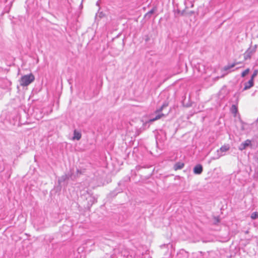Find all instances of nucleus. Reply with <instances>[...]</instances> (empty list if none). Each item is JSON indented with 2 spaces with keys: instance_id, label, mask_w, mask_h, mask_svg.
I'll return each instance as SVG.
<instances>
[{
  "instance_id": "nucleus-16",
  "label": "nucleus",
  "mask_w": 258,
  "mask_h": 258,
  "mask_svg": "<svg viewBox=\"0 0 258 258\" xmlns=\"http://www.w3.org/2000/svg\"><path fill=\"white\" fill-rule=\"evenodd\" d=\"M257 74H258V71L254 70L253 73V74L252 75V76L251 77V79L253 80L254 78L257 76Z\"/></svg>"
},
{
  "instance_id": "nucleus-21",
  "label": "nucleus",
  "mask_w": 258,
  "mask_h": 258,
  "mask_svg": "<svg viewBox=\"0 0 258 258\" xmlns=\"http://www.w3.org/2000/svg\"><path fill=\"white\" fill-rule=\"evenodd\" d=\"M257 120H258V117H257Z\"/></svg>"
},
{
  "instance_id": "nucleus-13",
  "label": "nucleus",
  "mask_w": 258,
  "mask_h": 258,
  "mask_svg": "<svg viewBox=\"0 0 258 258\" xmlns=\"http://www.w3.org/2000/svg\"><path fill=\"white\" fill-rule=\"evenodd\" d=\"M238 63H239V62H236V63H233L231 64H228L224 67V70L228 71V70L233 68L235 66V65H236L237 64H238Z\"/></svg>"
},
{
  "instance_id": "nucleus-8",
  "label": "nucleus",
  "mask_w": 258,
  "mask_h": 258,
  "mask_svg": "<svg viewBox=\"0 0 258 258\" xmlns=\"http://www.w3.org/2000/svg\"><path fill=\"white\" fill-rule=\"evenodd\" d=\"M203 167L201 164H198L194 168V172L196 174H200L203 172Z\"/></svg>"
},
{
  "instance_id": "nucleus-18",
  "label": "nucleus",
  "mask_w": 258,
  "mask_h": 258,
  "mask_svg": "<svg viewBox=\"0 0 258 258\" xmlns=\"http://www.w3.org/2000/svg\"><path fill=\"white\" fill-rule=\"evenodd\" d=\"M182 252H183V253H185V254H187V253H186V251H184V250H183V251H182Z\"/></svg>"
},
{
  "instance_id": "nucleus-17",
  "label": "nucleus",
  "mask_w": 258,
  "mask_h": 258,
  "mask_svg": "<svg viewBox=\"0 0 258 258\" xmlns=\"http://www.w3.org/2000/svg\"><path fill=\"white\" fill-rule=\"evenodd\" d=\"M77 173H81V172H80V170H79V169H77Z\"/></svg>"
},
{
  "instance_id": "nucleus-5",
  "label": "nucleus",
  "mask_w": 258,
  "mask_h": 258,
  "mask_svg": "<svg viewBox=\"0 0 258 258\" xmlns=\"http://www.w3.org/2000/svg\"><path fill=\"white\" fill-rule=\"evenodd\" d=\"M73 173L71 171L68 173H66L64 175H62L58 180V182L59 184L63 182H64L67 180L69 179L72 176Z\"/></svg>"
},
{
  "instance_id": "nucleus-20",
  "label": "nucleus",
  "mask_w": 258,
  "mask_h": 258,
  "mask_svg": "<svg viewBox=\"0 0 258 258\" xmlns=\"http://www.w3.org/2000/svg\"><path fill=\"white\" fill-rule=\"evenodd\" d=\"M96 5H98V2H97Z\"/></svg>"
},
{
  "instance_id": "nucleus-12",
  "label": "nucleus",
  "mask_w": 258,
  "mask_h": 258,
  "mask_svg": "<svg viewBox=\"0 0 258 258\" xmlns=\"http://www.w3.org/2000/svg\"><path fill=\"white\" fill-rule=\"evenodd\" d=\"M184 164L182 162H177L174 165V169L175 170L181 169L183 168Z\"/></svg>"
},
{
  "instance_id": "nucleus-2",
  "label": "nucleus",
  "mask_w": 258,
  "mask_h": 258,
  "mask_svg": "<svg viewBox=\"0 0 258 258\" xmlns=\"http://www.w3.org/2000/svg\"><path fill=\"white\" fill-rule=\"evenodd\" d=\"M34 80V76L32 73H30L28 75L22 76L20 81V84L21 86L23 87L27 86L32 83Z\"/></svg>"
},
{
  "instance_id": "nucleus-14",
  "label": "nucleus",
  "mask_w": 258,
  "mask_h": 258,
  "mask_svg": "<svg viewBox=\"0 0 258 258\" xmlns=\"http://www.w3.org/2000/svg\"><path fill=\"white\" fill-rule=\"evenodd\" d=\"M250 217L252 219H256L258 218V212H254L252 213Z\"/></svg>"
},
{
  "instance_id": "nucleus-11",
  "label": "nucleus",
  "mask_w": 258,
  "mask_h": 258,
  "mask_svg": "<svg viewBox=\"0 0 258 258\" xmlns=\"http://www.w3.org/2000/svg\"><path fill=\"white\" fill-rule=\"evenodd\" d=\"M73 135V139L74 140H76L78 141L81 138V133L76 130H74Z\"/></svg>"
},
{
  "instance_id": "nucleus-9",
  "label": "nucleus",
  "mask_w": 258,
  "mask_h": 258,
  "mask_svg": "<svg viewBox=\"0 0 258 258\" xmlns=\"http://www.w3.org/2000/svg\"><path fill=\"white\" fill-rule=\"evenodd\" d=\"M253 80L252 79H250L248 82H246L244 84V87L243 89V91L246 90L247 89H250L251 87H252L253 86Z\"/></svg>"
},
{
  "instance_id": "nucleus-4",
  "label": "nucleus",
  "mask_w": 258,
  "mask_h": 258,
  "mask_svg": "<svg viewBox=\"0 0 258 258\" xmlns=\"http://www.w3.org/2000/svg\"><path fill=\"white\" fill-rule=\"evenodd\" d=\"M230 147L229 145H224L222 146L219 150L217 151L218 156L217 158H219L220 157L224 155V154H223V153L228 151Z\"/></svg>"
},
{
  "instance_id": "nucleus-15",
  "label": "nucleus",
  "mask_w": 258,
  "mask_h": 258,
  "mask_svg": "<svg viewBox=\"0 0 258 258\" xmlns=\"http://www.w3.org/2000/svg\"><path fill=\"white\" fill-rule=\"evenodd\" d=\"M249 72V69H246L245 71H244L242 73H241V77H245L247 74H248Z\"/></svg>"
},
{
  "instance_id": "nucleus-6",
  "label": "nucleus",
  "mask_w": 258,
  "mask_h": 258,
  "mask_svg": "<svg viewBox=\"0 0 258 258\" xmlns=\"http://www.w3.org/2000/svg\"><path fill=\"white\" fill-rule=\"evenodd\" d=\"M251 145V141L246 140L245 142L242 143L238 147V149L240 151L244 150L247 147Z\"/></svg>"
},
{
  "instance_id": "nucleus-1",
  "label": "nucleus",
  "mask_w": 258,
  "mask_h": 258,
  "mask_svg": "<svg viewBox=\"0 0 258 258\" xmlns=\"http://www.w3.org/2000/svg\"><path fill=\"white\" fill-rule=\"evenodd\" d=\"M168 105V103L167 102H164L162 105L159 108L157 109L154 113L150 116L149 122H152L159 119L163 116H165V115L161 112L164 109V108L167 107Z\"/></svg>"
},
{
  "instance_id": "nucleus-3",
  "label": "nucleus",
  "mask_w": 258,
  "mask_h": 258,
  "mask_svg": "<svg viewBox=\"0 0 258 258\" xmlns=\"http://www.w3.org/2000/svg\"><path fill=\"white\" fill-rule=\"evenodd\" d=\"M256 51V45H254L253 47H249L246 51L244 53V58L245 60H247L250 59L251 57V55L255 52Z\"/></svg>"
},
{
  "instance_id": "nucleus-19",
  "label": "nucleus",
  "mask_w": 258,
  "mask_h": 258,
  "mask_svg": "<svg viewBox=\"0 0 258 258\" xmlns=\"http://www.w3.org/2000/svg\"><path fill=\"white\" fill-rule=\"evenodd\" d=\"M12 3H13V1L11 2V5H12Z\"/></svg>"
},
{
  "instance_id": "nucleus-7",
  "label": "nucleus",
  "mask_w": 258,
  "mask_h": 258,
  "mask_svg": "<svg viewBox=\"0 0 258 258\" xmlns=\"http://www.w3.org/2000/svg\"><path fill=\"white\" fill-rule=\"evenodd\" d=\"M238 102V98L237 97L236 100V104H233L230 108L231 112L235 116L238 112L237 104Z\"/></svg>"
},
{
  "instance_id": "nucleus-10",
  "label": "nucleus",
  "mask_w": 258,
  "mask_h": 258,
  "mask_svg": "<svg viewBox=\"0 0 258 258\" xmlns=\"http://www.w3.org/2000/svg\"><path fill=\"white\" fill-rule=\"evenodd\" d=\"M157 10V8L156 7L153 8L150 11L147 12L144 16V18L145 19H149L151 18L152 15L154 13V12Z\"/></svg>"
}]
</instances>
